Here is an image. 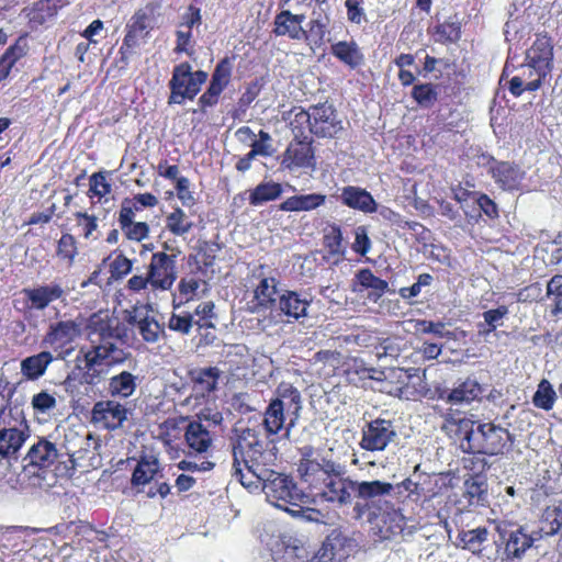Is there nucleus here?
Instances as JSON below:
<instances>
[{
	"label": "nucleus",
	"instance_id": "1",
	"mask_svg": "<svg viewBox=\"0 0 562 562\" xmlns=\"http://www.w3.org/2000/svg\"><path fill=\"white\" fill-rule=\"evenodd\" d=\"M233 432V475L250 492L261 490L270 504L297 516L307 496L292 477L271 469L278 456L273 440L263 441L250 427H235Z\"/></svg>",
	"mask_w": 562,
	"mask_h": 562
},
{
	"label": "nucleus",
	"instance_id": "2",
	"mask_svg": "<svg viewBox=\"0 0 562 562\" xmlns=\"http://www.w3.org/2000/svg\"><path fill=\"white\" fill-rule=\"evenodd\" d=\"M88 338L91 348L83 353L81 380L89 385H98L109 374V368L124 363L131 352L120 348L115 340L121 338L117 326L105 316L93 314L88 324Z\"/></svg>",
	"mask_w": 562,
	"mask_h": 562
},
{
	"label": "nucleus",
	"instance_id": "3",
	"mask_svg": "<svg viewBox=\"0 0 562 562\" xmlns=\"http://www.w3.org/2000/svg\"><path fill=\"white\" fill-rule=\"evenodd\" d=\"M393 485L389 482L374 481H355L349 477L334 479L326 482V486L317 492L325 501L347 505L351 503L352 494L358 498H374L390 495Z\"/></svg>",
	"mask_w": 562,
	"mask_h": 562
},
{
	"label": "nucleus",
	"instance_id": "4",
	"mask_svg": "<svg viewBox=\"0 0 562 562\" xmlns=\"http://www.w3.org/2000/svg\"><path fill=\"white\" fill-rule=\"evenodd\" d=\"M206 79L207 74L205 71H192L188 63L177 65L173 68L172 77L169 81L171 90L169 103L181 104L184 99H194Z\"/></svg>",
	"mask_w": 562,
	"mask_h": 562
},
{
	"label": "nucleus",
	"instance_id": "5",
	"mask_svg": "<svg viewBox=\"0 0 562 562\" xmlns=\"http://www.w3.org/2000/svg\"><path fill=\"white\" fill-rule=\"evenodd\" d=\"M553 46L547 36L538 37L527 52V64L522 65L524 75L535 71L537 78L527 82V89L535 91L542 80L551 74L553 67Z\"/></svg>",
	"mask_w": 562,
	"mask_h": 562
},
{
	"label": "nucleus",
	"instance_id": "6",
	"mask_svg": "<svg viewBox=\"0 0 562 562\" xmlns=\"http://www.w3.org/2000/svg\"><path fill=\"white\" fill-rule=\"evenodd\" d=\"M512 436L507 429L492 423L479 424L470 447L462 443V450L472 453L496 456L503 453Z\"/></svg>",
	"mask_w": 562,
	"mask_h": 562
},
{
	"label": "nucleus",
	"instance_id": "7",
	"mask_svg": "<svg viewBox=\"0 0 562 562\" xmlns=\"http://www.w3.org/2000/svg\"><path fill=\"white\" fill-rule=\"evenodd\" d=\"M359 548V542L353 535H348L340 529H334L327 536L316 562H347Z\"/></svg>",
	"mask_w": 562,
	"mask_h": 562
},
{
	"label": "nucleus",
	"instance_id": "8",
	"mask_svg": "<svg viewBox=\"0 0 562 562\" xmlns=\"http://www.w3.org/2000/svg\"><path fill=\"white\" fill-rule=\"evenodd\" d=\"M127 32L120 47L121 61L126 65L134 49L140 45L153 29L150 13L140 9L137 10L126 25Z\"/></svg>",
	"mask_w": 562,
	"mask_h": 562
},
{
	"label": "nucleus",
	"instance_id": "9",
	"mask_svg": "<svg viewBox=\"0 0 562 562\" xmlns=\"http://www.w3.org/2000/svg\"><path fill=\"white\" fill-rule=\"evenodd\" d=\"M396 437L391 420L376 418L362 429L360 447L367 451H383Z\"/></svg>",
	"mask_w": 562,
	"mask_h": 562
},
{
	"label": "nucleus",
	"instance_id": "10",
	"mask_svg": "<svg viewBox=\"0 0 562 562\" xmlns=\"http://www.w3.org/2000/svg\"><path fill=\"white\" fill-rule=\"evenodd\" d=\"M175 258L176 256L165 252L153 255L148 267L153 288L168 290L172 286L177 278Z\"/></svg>",
	"mask_w": 562,
	"mask_h": 562
},
{
	"label": "nucleus",
	"instance_id": "11",
	"mask_svg": "<svg viewBox=\"0 0 562 562\" xmlns=\"http://www.w3.org/2000/svg\"><path fill=\"white\" fill-rule=\"evenodd\" d=\"M313 122H311V133L318 137H335L341 130V121L337 117V112L331 104L322 103L311 108Z\"/></svg>",
	"mask_w": 562,
	"mask_h": 562
},
{
	"label": "nucleus",
	"instance_id": "12",
	"mask_svg": "<svg viewBox=\"0 0 562 562\" xmlns=\"http://www.w3.org/2000/svg\"><path fill=\"white\" fill-rule=\"evenodd\" d=\"M497 531L502 539H506L505 553L508 559H521L525 552L532 547L533 542L542 538V535H538L537 531L527 533L524 527L507 531L498 525Z\"/></svg>",
	"mask_w": 562,
	"mask_h": 562
},
{
	"label": "nucleus",
	"instance_id": "13",
	"mask_svg": "<svg viewBox=\"0 0 562 562\" xmlns=\"http://www.w3.org/2000/svg\"><path fill=\"white\" fill-rule=\"evenodd\" d=\"M279 282L273 277L262 278L254 290V297L247 303L249 312L255 314H265L271 311L279 302L278 286Z\"/></svg>",
	"mask_w": 562,
	"mask_h": 562
},
{
	"label": "nucleus",
	"instance_id": "14",
	"mask_svg": "<svg viewBox=\"0 0 562 562\" xmlns=\"http://www.w3.org/2000/svg\"><path fill=\"white\" fill-rule=\"evenodd\" d=\"M474 420L463 416L459 412L449 409L443 415V423L441 430L445 431L450 438L460 439L461 445L465 443V447H470L472 438L475 436Z\"/></svg>",
	"mask_w": 562,
	"mask_h": 562
},
{
	"label": "nucleus",
	"instance_id": "15",
	"mask_svg": "<svg viewBox=\"0 0 562 562\" xmlns=\"http://www.w3.org/2000/svg\"><path fill=\"white\" fill-rule=\"evenodd\" d=\"M126 415L125 406L115 401H100L92 408V422L108 429L121 427L126 419Z\"/></svg>",
	"mask_w": 562,
	"mask_h": 562
},
{
	"label": "nucleus",
	"instance_id": "16",
	"mask_svg": "<svg viewBox=\"0 0 562 562\" xmlns=\"http://www.w3.org/2000/svg\"><path fill=\"white\" fill-rule=\"evenodd\" d=\"M482 385L473 378H467L452 390H442L438 398L451 405L470 404L483 394Z\"/></svg>",
	"mask_w": 562,
	"mask_h": 562
},
{
	"label": "nucleus",
	"instance_id": "17",
	"mask_svg": "<svg viewBox=\"0 0 562 562\" xmlns=\"http://www.w3.org/2000/svg\"><path fill=\"white\" fill-rule=\"evenodd\" d=\"M276 403L282 405V408L289 414V423L285 427V438H290L292 428L296 425L302 411V396L301 393L292 385H280L278 389V396L273 400Z\"/></svg>",
	"mask_w": 562,
	"mask_h": 562
},
{
	"label": "nucleus",
	"instance_id": "18",
	"mask_svg": "<svg viewBox=\"0 0 562 562\" xmlns=\"http://www.w3.org/2000/svg\"><path fill=\"white\" fill-rule=\"evenodd\" d=\"M305 20L304 14H293L289 10H283L274 19V33L278 36H289L292 40L310 41V35L302 27Z\"/></svg>",
	"mask_w": 562,
	"mask_h": 562
},
{
	"label": "nucleus",
	"instance_id": "19",
	"mask_svg": "<svg viewBox=\"0 0 562 562\" xmlns=\"http://www.w3.org/2000/svg\"><path fill=\"white\" fill-rule=\"evenodd\" d=\"M79 335V327L71 321L59 322L50 327V331L44 337L42 345L45 348H53L55 351L61 350L69 345ZM63 351L58 352L61 356Z\"/></svg>",
	"mask_w": 562,
	"mask_h": 562
},
{
	"label": "nucleus",
	"instance_id": "20",
	"mask_svg": "<svg viewBox=\"0 0 562 562\" xmlns=\"http://www.w3.org/2000/svg\"><path fill=\"white\" fill-rule=\"evenodd\" d=\"M406 526L404 515L389 501H382L381 516L379 518L380 533L383 538L401 535Z\"/></svg>",
	"mask_w": 562,
	"mask_h": 562
},
{
	"label": "nucleus",
	"instance_id": "21",
	"mask_svg": "<svg viewBox=\"0 0 562 562\" xmlns=\"http://www.w3.org/2000/svg\"><path fill=\"white\" fill-rule=\"evenodd\" d=\"M282 165L289 169L293 167H312L314 165V151L310 140L291 143L286 148Z\"/></svg>",
	"mask_w": 562,
	"mask_h": 562
},
{
	"label": "nucleus",
	"instance_id": "22",
	"mask_svg": "<svg viewBox=\"0 0 562 562\" xmlns=\"http://www.w3.org/2000/svg\"><path fill=\"white\" fill-rule=\"evenodd\" d=\"M495 182L504 190L518 189L525 172L516 165L508 161L497 162L491 168Z\"/></svg>",
	"mask_w": 562,
	"mask_h": 562
},
{
	"label": "nucleus",
	"instance_id": "23",
	"mask_svg": "<svg viewBox=\"0 0 562 562\" xmlns=\"http://www.w3.org/2000/svg\"><path fill=\"white\" fill-rule=\"evenodd\" d=\"M341 202L348 207L372 213L376 211V203L372 195L364 189L353 186L345 187L340 194Z\"/></svg>",
	"mask_w": 562,
	"mask_h": 562
},
{
	"label": "nucleus",
	"instance_id": "24",
	"mask_svg": "<svg viewBox=\"0 0 562 562\" xmlns=\"http://www.w3.org/2000/svg\"><path fill=\"white\" fill-rule=\"evenodd\" d=\"M310 301L295 291L284 290L279 294L278 308L285 316L299 319L306 316Z\"/></svg>",
	"mask_w": 562,
	"mask_h": 562
},
{
	"label": "nucleus",
	"instance_id": "25",
	"mask_svg": "<svg viewBox=\"0 0 562 562\" xmlns=\"http://www.w3.org/2000/svg\"><path fill=\"white\" fill-rule=\"evenodd\" d=\"M184 437L189 448L198 453L206 452L213 443L210 430L201 422H190Z\"/></svg>",
	"mask_w": 562,
	"mask_h": 562
},
{
	"label": "nucleus",
	"instance_id": "26",
	"mask_svg": "<svg viewBox=\"0 0 562 562\" xmlns=\"http://www.w3.org/2000/svg\"><path fill=\"white\" fill-rule=\"evenodd\" d=\"M325 201L326 195L321 193L293 195L280 204V210L285 212H308L323 205Z\"/></svg>",
	"mask_w": 562,
	"mask_h": 562
},
{
	"label": "nucleus",
	"instance_id": "27",
	"mask_svg": "<svg viewBox=\"0 0 562 562\" xmlns=\"http://www.w3.org/2000/svg\"><path fill=\"white\" fill-rule=\"evenodd\" d=\"M27 437V432L15 427L0 429V456L7 458L15 454Z\"/></svg>",
	"mask_w": 562,
	"mask_h": 562
},
{
	"label": "nucleus",
	"instance_id": "28",
	"mask_svg": "<svg viewBox=\"0 0 562 562\" xmlns=\"http://www.w3.org/2000/svg\"><path fill=\"white\" fill-rule=\"evenodd\" d=\"M137 376L128 371H122L109 380L108 391L112 396L127 398L133 395L137 386Z\"/></svg>",
	"mask_w": 562,
	"mask_h": 562
},
{
	"label": "nucleus",
	"instance_id": "29",
	"mask_svg": "<svg viewBox=\"0 0 562 562\" xmlns=\"http://www.w3.org/2000/svg\"><path fill=\"white\" fill-rule=\"evenodd\" d=\"M382 497L374 498H360L363 502H357L353 505L352 514L356 520L367 518L371 525L379 526V518L381 516Z\"/></svg>",
	"mask_w": 562,
	"mask_h": 562
},
{
	"label": "nucleus",
	"instance_id": "30",
	"mask_svg": "<svg viewBox=\"0 0 562 562\" xmlns=\"http://www.w3.org/2000/svg\"><path fill=\"white\" fill-rule=\"evenodd\" d=\"M285 411L282 405L276 403L273 400L269 403L263 414L262 426L267 436L277 435L283 428L285 429Z\"/></svg>",
	"mask_w": 562,
	"mask_h": 562
},
{
	"label": "nucleus",
	"instance_id": "31",
	"mask_svg": "<svg viewBox=\"0 0 562 562\" xmlns=\"http://www.w3.org/2000/svg\"><path fill=\"white\" fill-rule=\"evenodd\" d=\"M331 53L351 68H356L363 63V55L355 42H338L331 46Z\"/></svg>",
	"mask_w": 562,
	"mask_h": 562
},
{
	"label": "nucleus",
	"instance_id": "32",
	"mask_svg": "<svg viewBox=\"0 0 562 562\" xmlns=\"http://www.w3.org/2000/svg\"><path fill=\"white\" fill-rule=\"evenodd\" d=\"M464 498L471 506H484L487 503V484L479 476L464 482Z\"/></svg>",
	"mask_w": 562,
	"mask_h": 562
},
{
	"label": "nucleus",
	"instance_id": "33",
	"mask_svg": "<svg viewBox=\"0 0 562 562\" xmlns=\"http://www.w3.org/2000/svg\"><path fill=\"white\" fill-rule=\"evenodd\" d=\"M487 537L488 530L485 527H477L471 530H461L458 536L462 548L477 555L482 553V546L487 541Z\"/></svg>",
	"mask_w": 562,
	"mask_h": 562
},
{
	"label": "nucleus",
	"instance_id": "34",
	"mask_svg": "<svg viewBox=\"0 0 562 562\" xmlns=\"http://www.w3.org/2000/svg\"><path fill=\"white\" fill-rule=\"evenodd\" d=\"M282 193V187L277 182L259 183L249 194V203L254 206L278 199Z\"/></svg>",
	"mask_w": 562,
	"mask_h": 562
},
{
	"label": "nucleus",
	"instance_id": "35",
	"mask_svg": "<svg viewBox=\"0 0 562 562\" xmlns=\"http://www.w3.org/2000/svg\"><path fill=\"white\" fill-rule=\"evenodd\" d=\"M159 470L158 460L154 457L142 458L132 475L134 485H145L149 483Z\"/></svg>",
	"mask_w": 562,
	"mask_h": 562
},
{
	"label": "nucleus",
	"instance_id": "36",
	"mask_svg": "<svg viewBox=\"0 0 562 562\" xmlns=\"http://www.w3.org/2000/svg\"><path fill=\"white\" fill-rule=\"evenodd\" d=\"M221 371L218 368L201 369L194 378V390L203 396L214 392L217 387Z\"/></svg>",
	"mask_w": 562,
	"mask_h": 562
},
{
	"label": "nucleus",
	"instance_id": "37",
	"mask_svg": "<svg viewBox=\"0 0 562 562\" xmlns=\"http://www.w3.org/2000/svg\"><path fill=\"white\" fill-rule=\"evenodd\" d=\"M557 400V393L552 386V384L542 379L539 384L536 393L532 396V403L536 407L550 411L553 408V405Z\"/></svg>",
	"mask_w": 562,
	"mask_h": 562
},
{
	"label": "nucleus",
	"instance_id": "38",
	"mask_svg": "<svg viewBox=\"0 0 562 562\" xmlns=\"http://www.w3.org/2000/svg\"><path fill=\"white\" fill-rule=\"evenodd\" d=\"M543 526L537 531L538 535L553 536L562 527V509L559 507H548L542 515Z\"/></svg>",
	"mask_w": 562,
	"mask_h": 562
},
{
	"label": "nucleus",
	"instance_id": "39",
	"mask_svg": "<svg viewBox=\"0 0 562 562\" xmlns=\"http://www.w3.org/2000/svg\"><path fill=\"white\" fill-rule=\"evenodd\" d=\"M167 228L175 235L182 236L193 226L187 214L179 207L166 217Z\"/></svg>",
	"mask_w": 562,
	"mask_h": 562
},
{
	"label": "nucleus",
	"instance_id": "40",
	"mask_svg": "<svg viewBox=\"0 0 562 562\" xmlns=\"http://www.w3.org/2000/svg\"><path fill=\"white\" fill-rule=\"evenodd\" d=\"M194 324L199 326H213L212 324L195 322L190 313H172L168 321L169 329L182 335H188Z\"/></svg>",
	"mask_w": 562,
	"mask_h": 562
},
{
	"label": "nucleus",
	"instance_id": "41",
	"mask_svg": "<svg viewBox=\"0 0 562 562\" xmlns=\"http://www.w3.org/2000/svg\"><path fill=\"white\" fill-rule=\"evenodd\" d=\"M64 296V290L59 284L49 283L37 286V310L45 308Z\"/></svg>",
	"mask_w": 562,
	"mask_h": 562
},
{
	"label": "nucleus",
	"instance_id": "42",
	"mask_svg": "<svg viewBox=\"0 0 562 562\" xmlns=\"http://www.w3.org/2000/svg\"><path fill=\"white\" fill-rule=\"evenodd\" d=\"M357 279L363 288L371 289L376 297L387 291V282L375 277L369 269L360 270Z\"/></svg>",
	"mask_w": 562,
	"mask_h": 562
},
{
	"label": "nucleus",
	"instance_id": "43",
	"mask_svg": "<svg viewBox=\"0 0 562 562\" xmlns=\"http://www.w3.org/2000/svg\"><path fill=\"white\" fill-rule=\"evenodd\" d=\"M137 328L143 339L150 344L158 341L164 331L160 324L154 317L148 316L138 321Z\"/></svg>",
	"mask_w": 562,
	"mask_h": 562
},
{
	"label": "nucleus",
	"instance_id": "44",
	"mask_svg": "<svg viewBox=\"0 0 562 562\" xmlns=\"http://www.w3.org/2000/svg\"><path fill=\"white\" fill-rule=\"evenodd\" d=\"M58 457L55 443L41 438L37 440V467L47 468L52 465Z\"/></svg>",
	"mask_w": 562,
	"mask_h": 562
},
{
	"label": "nucleus",
	"instance_id": "45",
	"mask_svg": "<svg viewBox=\"0 0 562 562\" xmlns=\"http://www.w3.org/2000/svg\"><path fill=\"white\" fill-rule=\"evenodd\" d=\"M437 95L438 93L431 83L416 85L412 91L415 101L425 108L431 106L437 101Z\"/></svg>",
	"mask_w": 562,
	"mask_h": 562
},
{
	"label": "nucleus",
	"instance_id": "46",
	"mask_svg": "<svg viewBox=\"0 0 562 562\" xmlns=\"http://www.w3.org/2000/svg\"><path fill=\"white\" fill-rule=\"evenodd\" d=\"M13 305L18 312L25 315V318H27V314L31 316L35 306V289H24L15 293Z\"/></svg>",
	"mask_w": 562,
	"mask_h": 562
},
{
	"label": "nucleus",
	"instance_id": "47",
	"mask_svg": "<svg viewBox=\"0 0 562 562\" xmlns=\"http://www.w3.org/2000/svg\"><path fill=\"white\" fill-rule=\"evenodd\" d=\"M109 267L111 278L114 280H121L131 272L133 263L123 254H119L111 260Z\"/></svg>",
	"mask_w": 562,
	"mask_h": 562
},
{
	"label": "nucleus",
	"instance_id": "48",
	"mask_svg": "<svg viewBox=\"0 0 562 562\" xmlns=\"http://www.w3.org/2000/svg\"><path fill=\"white\" fill-rule=\"evenodd\" d=\"M416 330L424 334H434L440 338H452V333L445 329V324L438 322L434 323L426 319H419L416 322Z\"/></svg>",
	"mask_w": 562,
	"mask_h": 562
},
{
	"label": "nucleus",
	"instance_id": "49",
	"mask_svg": "<svg viewBox=\"0 0 562 562\" xmlns=\"http://www.w3.org/2000/svg\"><path fill=\"white\" fill-rule=\"evenodd\" d=\"M89 182L90 191L99 198H103L111 192V184L106 181L105 173L102 171L93 173Z\"/></svg>",
	"mask_w": 562,
	"mask_h": 562
},
{
	"label": "nucleus",
	"instance_id": "50",
	"mask_svg": "<svg viewBox=\"0 0 562 562\" xmlns=\"http://www.w3.org/2000/svg\"><path fill=\"white\" fill-rule=\"evenodd\" d=\"M121 229L126 238L135 241L144 240L149 234V227L145 222H133Z\"/></svg>",
	"mask_w": 562,
	"mask_h": 562
},
{
	"label": "nucleus",
	"instance_id": "51",
	"mask_svg": "<svg viewBox=\"0 0 562 562\" xmlns=\"http://www.w3.org/2000/svg\"><path fill=\"white\" fill-rule=\"evenodd\" d=\"M232 77V63L228 58L222 59L212 74V80L227 87Z\"/></svg>",
	"mask_w": 562,
	"mask_h": 562
},
{
	"label": "nucleus",
	"instance_id": "52",
	"mask_svg": "<svg viewBox=\"0 0 562 562\" xmlns=\"http://www.w3.org/2000/svg\"><path fill=\"white\" fill-rule=\"evenodd\" d=\"M299 471L303 481L313 480L312 476H325V472L323 471V465L315 460H304L301 462L299 467Z\"/></svg>",
	"mask_w": 562,
	"mask_h": 562
},
{
	"label": "nucleus",
	"instance_id": "53",
	"mask_svg": "<svg viewBox=\"0 0 562 562\" xmlns=\"http://www.w3.org/2000/svg\"><path fill=\"white\" fill-rule=\"evenodd\" d=\"M508 307L501 305L497 308L485 311L482 316L483 319L487 322V326L496 329L503 325V319L508 315Z\"/></svg>",
	"mask_w": 562,
	"mask_h": 562
},
{
	"label": "nucleus",
	"instance_id": "54",
	"mask_svg": "<svg viewBox=\"0 0 562 562\" xmlns=\"http://www.w3.org/2000/svg\"><path fill=\"white\" fill-rule=\"evenodd\" d=\"M342 235L339 227H331L330 231L324 236V245L333 255L341 252Z\"/></svg>",
	"mask_w": 562,
	"mask_h": 562
},
{
	"label": "nucleus",
	"instance_id": "55",
	"mask_svg": "<svg viewBox=\"0 0 562 562\" xmlns=\"http://www.w3.org/2000/svg\"><path fill=\"white\" fill-rule=\"evenodd\" d=\"M371 248V241L364 226H358L355 229L353 250L360 255H366Z\"/></svg>",
	"mask_w": 562,
	"mask_h": 562
},
{
	"label": "nucleus",
	"instance_id": "56",
	"mask_svg": "<svg viewBox=\"0 0 562 562\" xmlns=\"http://www.w3.org/2000/svg\"><path fill=\"white\" fill-rule=\"evenodd\" d=\"M177 195L186 206L194 204V198L190 191V181L186 177H180L176 183Z\"/></svg>",
	"mask_w": 562,
	"mask_h": 562
},
{
	"label": "nucleus",
	"instance_id": "57",
	"mask_svg": "<svg viewBox=\"0 0 562 562\" xmlns=\"http://www.w3.org/2000/svg\"><path fill=\"white\" fill-rule=\"evenodd\" d=\"M134 218H135L134 202H132L130 199H125L122 202L120 214H119L120 227L123 228L126 225L135 222Z\"/></svg>",
	"mask_w": 562,
	"mask_h": 562
},
{
	"label": "nucleus",
	"instance_id": "58",
	"mask_svg": "<svg viewBox=\"0 0 562 562\" xmlns=\"http://www.w3.org/2000/svg\"><path fill=\"white\" fill-rule=\"evenodd\" d=\"M27 53L26 40L23 37H19L16 42L7 48L4 54L9 56V58L13 59V64H15L20 58L25 56Z\"/></svg>",
	"mask_w": 562,
	"mask_h": 562
},
{
	"label": "nucleus",
	"instance_id": "59",
	"mask_svg": "<svg viewBox=\"0 0 562 562\" xmlns=\"http://www.w3.org/2000/svg\"><path fill=\"white\" fill-rule=\"evenodd\" d=\"M307 34L310 41L313 40L315 44L321 43L324 40L326 33V25L319 19H314L308 23Z\"/></svg>",
	"mask_w": 562,
	"mask_h": 562
},
{
	"label": "nucleus",
	"instance_id": "60",
	"mask_svg": "<svg viewBox=\"0 0 562 562\" xmlns=\"http://www.w3.org/2000/svg\"><path fill=\"white\" fill-rule=\"evenodd\" d=\"M519 75L513 77L510 80H509V91L512 92V94H514L515 97H519L524 90H528L527 89V82L526 81V75H524V67L521 66L520 67V70H519Z\"/></svg>",
	"mask_w": 562,
	"mask_h": 562
},
{
	"label": "nucleus",
	"instance_id": "61",
	"mask_svg": "<svg viewBox=\"0 0 562 562\" xmlns=\"http://www.w3.org/2000/svg\"><path fill=\"white\" fill-rule=\"evenodd\" d=\"M348 19L357 24H360L364 21V12L363 9L359 5L357 1L347 0L346 1Z\"/></svg>",
	"mask_w": 562,
	"mask_h": 562
},
{
	"label": "nucleus",
	"instance_id": "62",
	"mask_svg": "<svg viewBox=\"0 0 562 562\" xmlns=\"http://www.w3.org/2000/svg\"><path fill=\"white\" fill-rule=\"evenodd\" d=\"M77 216L80 218L79 225L82 226L85 237L89 238L98 227L97 218L87 213H78Z\"/></svg>",
	"mask_w": 562,
	"mask_h": 562
},
{
	"label": "nucleus",
	"instance_id": "63",
	"mask_svg": "<svg viewBox=\"0 0 562 562\" xmlns=\"http://www.w3.org/2000/svg\"><path fill=\"white\" fill-rule=\"evenodd\" d=\"M477 204L481 210L491 218L498 216V210L494 201H492L486 194L480 195Z\"/></svg>",
	"mask_w": 562,
	"mask_h": 562
},
{
	"label": "nucleus",
	"instance_id": "64",
	"mask_svg": "<svg viewBox=\"0 0 562 562\" xmlns=\"http://www.w3.org/2000/svg\"><path fill=\"white\" fill-rule=\"evenodd\" d=\"M547 295H554L555 297H562V276L557 274L550 279L547 284Z\"/></svg>",
	"mask_w": 562,
	"mask_h": 562
}]
</instances>
